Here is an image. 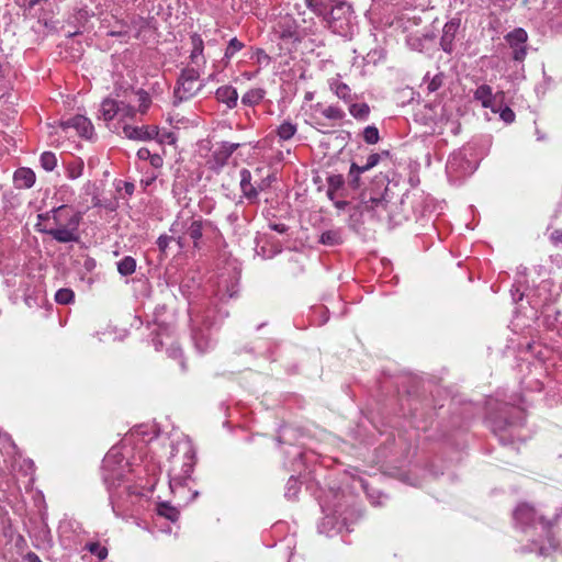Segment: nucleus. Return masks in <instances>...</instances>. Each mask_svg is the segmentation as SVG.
Segmentation results:
<instances>
[{
    "label": "nucleus",
    "instance_id": "obj_40",
    "mask_svg": "<svg viewBox=\"0 0 562 562\" xmlns=\"http://www.w3.org/2000/svg\"><path fill=\"white\" fill-rule=\"evenodd\" d=\"M75 299V293L72 290L68 289V288H63V289H59L56 294H55V301L58 303V304H69L74 301Z\"/></svg>",
    "mask_w": 562,
    "mask_h": 562
},
{
    "label": "nucleus",
    "instance_id": "obj_1",
    "mask_svg": "<svg viewBox=\"0 0 562 562\" xmlns=\"http://www.w3.org/2000/svg\"><path fill=\"white\" fill-rule=\"evenodd\" d=\"M50 213H53L52 226L41 227V224H35L36 231L49 235L61 244L79 241V226L83 213L71 212L66 204L53 207Z\"/></svg>",
    "mask_w": 562,
    "mask_h": 562
},
{
    "label": "nucleus",
    "instance_id": "obj_60",
    "mask_svg": "<svg viewBox=\"0 0 562 562\" xmlns=\"http://www.w3.org/2000/svg\"><path fill=\"white\" fill-rule=\"evenodd\" d=\"M124 190H125L126 194L132 195L134 193V190H135L134 183H132V182H124Z\"/></svg>",
    "mask_w": 562,
    "mask_h": 562
},
{
    "label": "nucleus",
    "instance_id": "obj_33",
    "mask_svg": "<svg viewBox=\"0 0 562 562\" xmlns=\"http://www.w3.org/2000/svg\"><path fill=\"white\" fill-rule=\"evenodd\" d=\"M136 260L132 256H125L117 262V271L121 276L127 277L135 272Z\"/></svg>",
    "mask_w": 562,
    "mask_h": 562
},
{
    "label": "nucleus",
    "instance_id": "obj_54",
    "mask_svg": "<svg viewBox=\"0 0 562 562\" xmlns=\"http://www.w3.org/2000/svg\"><path fill=\"white\" fill-rule=\"evenodd\" d=\"M148 160L150 166L155 169H159L162 167L164 159L159 154H153Z\"/></svg>",
    "mask_w": 562,
    "mask_h": 562
},
{
    "label": "nucleus",
    "instance_id": "obj_47",
    "mask_svg": "<svg viewBox=\"0 0 562 562\" xmlns=\"http://www.w3.org/2000/svg\"><path fill=\"white\" fill-rule=\"evenodd\" d=\"M155 139H157L160 144L167 143L171 145L176 143L177 137L172 132L164 131L160 133V131L158 130V136H156Z\"/></svg>",
    "mask_w": 562,
    "mask_h": 562
},
{
    "label": "nucleus",
    "instance_id": "obj_50",
    "mask_svg": "<svg viewBox=\"0 0 562 562\" xmlns=\"http://www.w3.org/2000/svg\"><path fill=\"white\" fill-rule=\"evenodd\" d=\"M111 504H112L113 512L115 513L116 516H120L121 512L126 510L128 508V506H127L125 501H123V502L117 501L116 502L114 499V495L113 494H111Z\"/></svg>",
    "mask_w": 562,
    "mask_h": 562
},
{
    "label": "nucleus",
    "instance_id": "obj_5",
    "mask_svg": "<svg viewBox=\"0 0 562 562\" xmlns=\"http://www.w3.org/2000/svg\"><path fill=\"white\" fill-rule=\"evenodd\" d=\"M328 27L336 34L348 36L353 29V11L345 1H338L331 5L330 11L324 15Z\"/></svg>",
    "mask_w": 562,
    "mask_h": 562
},
{
    "label": "nucleus",
    "instance_id": "obj_18",
    "mask_svg": "<svg viewBox=\"0 0 562 562\" xmlns=\"http://www.w3.org/2000/svg\"><path fill=\"white\" fill-rule=\"evenodd\" d=\"M460 27L459 19H451L443 25L440 46L443 52L451 53L454 46V40Z\"/></svg>",
    "mask_w": 562,
    "mask_h": 562
},
{
    "label": "nucleus",
    "instance_id": "obj_49",
    "mask_svg": "<svg viewBox=\"0 0 562 562\" xmlns=\"http://www.w3.org/2000/svg\"><path fill=\"white\" fill-rule=\"evenodd\" d=\"M380 159H381L380 154H376V153L371 154L368 157L366 165L361 166V170H364V171L370 170L371 168L375 167L379 164Z\"/></svg>",
    "mask_w": 562,
    "mask_h": 562
},
{
    "label": "nucleus",
    "instance_id": "obj_14",
    "mask_svg": "<svg viewBox=\"0 0 562 562\" xmlns=\"http://www.w3.org/2000/svg\"><path fill=\"white\" fill-rule=\"evenodd\" d=\"M239 146L240 144L238 143L229 142H222L217 144L216 147L213 149L211 158L209 160L211 169H222L228 162V159L231 158L233 153L239 148Z\"/></svg>",
    "mask_w": 562,
    "mask_h": 562
},
{
    "label": "nucleus",
    "instance_id": "obj_38",
    "mask_svg": "<svg viewBox=\"0 0 562 562\" xmlns=\"http://www.w3.org/2000/svg\"><path fill=\"white\" fill-rule=\"evenodd\" d=\"M85 548L99 560H104L108 557L106 547L100 544L99 542H88Z\"/></svg>",
    "mask_w": 562,
    "mask_h": 562
},
{
    "label": "nucleus",
    "instance_id": "obj_23",
    "mask_svg": "<svg viewBox=\"0 0 562 562\" xmlns=\"http://www.w3.org/2000/svg\"><path fill=\"white\" fill-rule=\"evenodd\" d=\"M215 95L220 102L225 103L229 109H233L237 105L238 93L232 86L220 87L216 90Z\"/></svg>",
    "mask_w": 562,
    "mask_h": 562
},
{
    "label": "nucleus",
    "instance_id": "obj_8",
    "mask_svg": "<svg viewBox=\"0 0 562 562\" xmlns=\"http://www.w3.org/2000/svg\"><path fill=\"white\" fill-rule=\"evenodd\" d=\"M116 99L106 98L100 106L101 117L105 122L112 121L116 115L121 117H134L136 110L124 99V90L115 89Z\"/></svg>",
    "mask_w": 562,
    "mask_h": 562
},
{
    "label": "nucleus",
    "instance_id": "obj_16",
    "mask_svg": "<svg viewBox=\"0 0 562 562\" xmlns=\"http://www.w3.org/2000/svg\"><path fill=\"white\" fill-rule=\"evenodd\" d=\"M60 127L65 131L74 128L77 134L85 138H91L94 132L91 121L83 115H76L60 122Z\"/></svg>",
    "mask_w": 562,
    "mask_h": 562
},
{
    "label": "nucleus",
    "instance_id": "obj_56",
    "mask_svg": "<svg viewBox=\"0 0 562 562\" xmlns=\"http://www.w3.org/2000/svg\"><path fill=\"white\" fill-rule=\"evenodd\" d=\"M136 155L140 160H148L153 154L148 148L142 147L137 150Z\"/></svg>",
    "mask_w": 562,
    "mask_h": 562
},
{
    "label": "nucleus",
    "instance_id": "obj_55",
    "mask_svg": "<svg viewBox=\"0 0 562 562\" xmlns=\"http://www.w3.org/2000/svg\"><path fill=\"white\" fill-rule=\"evenodd\" d=\"M52 218H53V213H50V210L45 212V213H41L37 215V223L36 224H41L42 223H48V224H52Z\"/></svg>",
    "mask_w": 562,
    "mask_h": 562
},
{
    "label": "nucleus",
    "instance_id": "obj_29",
    "mask_svg": "<svg viewBox=\"0 0 562 562\" xmlns=\"http://www.w3.org/2000/svg\"><path fill=\"white\" fill-rule=\"evenodd\" d=\"M265 94L266 91L262 88L250 89L241 97V103L248 106L257 105L262 101Z\"/></svg>",
    "mask_w": 562,
    "mask_h": 562
},
{
    "label": "nucleus",
    "instance_id": "obj_15",
    "mask_svg": "<svg viewBox=\"0 0 562 562\" xmlns=\"http://www.w3.org/2000/svg\"><path fill=\"white\" fill-rule=\"evenodd\" d=\"M474 99L480 101L483 108L496 113L499 110L498 102L504 99V93H493L488 85H481L474 91Z\"/></svg>",
    "mask_w": 562,
    "mask_h": 562
},
{
    "label": "nucleus",
    "instance_id": "obj_61",
    "mask_svg": "<svg viewBox=\"0 0 562 562\" xmlns=\"http://www.w3.org/2000/svg\"><path fill=\"white\" fill-rule=\"evenodd\" d=\"M239 218L238 214L236 212H233L231 214L227 215V221L232 224H234L235 222H237Z\"/></svg>",
    "mask_w": 562,
    "mask_h": 562
},
{
    "label": "nucleus",
    "instance_id": "obj_13",
    "mask_svg": "<svg viewBox=\"0 0 562 562\" xmlns=\"http://www.w3.org/2000/svg\"><path fill=\"white\" fill-rule=\"evenodd\" d=\"M476 169V162L468 158L464 150L454 151L448 159L447 171L456 177L471 175Z\"/></svg>",
    "mask_w": 562,
    "mask_h": 562
},
{
    "label": "nucleus",
    "instance_id": "obj_3",
    "mask_svg": "<svg viewBox=\"0 0 562 562\" xmlns=\"http://www.w3.org/2000/svg\"><path fill=\"white\" fill-rule=\"evenodd\" d=\"M215 229L216 227L211 221L204 220L200 215L190 214L186 216L184 211L178 215L170 227V231L175 234L182 233V236H178L176 239L180 248L186 246V238L188 237L192 240L194 249H201L203 236Z\"/></svg>",
    "mask_w": 562,
    "mask_h": 562
},
{
    "label": "nucleus",
    "instance_id": "obj_4",
    "mask_svg": "<svg viewBox=\"0 0 562 562\" xmlns=\"http://www.w3.org/2000/svg\"><path fill=\"white\" fill-rule=\"evenodd\" d=\"M192 340L199 352H205L212 347L210 329L216 324L211 308L204 312H196L191 316Z\"/></svg>",
    "mask_w": 562,
    "mask_h": 562
},
{
    "label": "nucleus",
    "instance_id": "obj_46",
    "mask_svg": "<svg viewBox=\"0 0 562 562\" xmlns=\"http://www.w3.org/2000/svg\"><path fill=\"white\" fill-rule=\"evenodd\" d=\"M328 188L331 191H338L342 188L345 179L341 175H331L327 178Z\"/></svg>",
    "mask_w": 562,
    "mask_h": 562
},
{
    "label": "nucleus",
    "instance_id": "obj_17",
    "mask_svg": "<svg viewBox=\"0 0 562 562\" xmlns=\"http://www.w3.org/2000/svg\"><path fill=\"white\" fill-rule=\"evenodd\" d=\"M124 135L130 139L135 140H151L158 136V126L156 125H143L132 126L125 125L123 127Z\"/></svg>",
    "mask_w": 562,
    "mask_h": 562
},
{
    "label": "nucleus",
    "instance_id": "obj_22",
    "mask_svg": "<svg viewBox=\"0 0 562 562\" xmlns=\"http://www.w3.org/2000/svg\"><path fill=\"white\" fill-rule=\"evenodd\" d=\"M330 90L345 103H351L357 99V95L351 92L348 85L339 79H331L329 82Z\"/></svg>",
    "mask_w": 562,
    "mask_h": 562
},
{
    "label": "nucleus",
    "instance_id": "obj_62",
    "mask_svg": "<svg viewBox=\"0 0 562 562\" xmlns=\"http://www.w3.org/2000/svg\"><path fill=\"white\" fill-rule=\"evenodd\" d=\"M157 176L156 175H153L151 177H149L148 179L146 180H142V183L147 187L149 184H151L155 180H156Z\"/></svg>",
    "mask_w": 562,
    "mask_h": 562
},
{
    "label": "nucleus",
    "instance_id": "obj_21",
    "mask_svg": "<svg viewBox=\"0 0 562 562\" xmlns=\"http://www.w3.org/2000/svg\"><path fill=\"white\" fill-rule=\"evenodd\" d=\"M36 180L35 172L30 168H19L13 175V181L18 189H30Z\"/></svg>",
    "mask_w": 562,
    "mask_h": 562
},
{
    "label": "nucleus",
    "instance_id": "obj_19",
    "mask_svg": "<svg viewBox=\"0 0 562 562\" xmlns=\"http://www.w3.org/2000/svg\"><path fill=\"white\" fill-rule=\"evenodd\" d=\"M240 176V191L243 196L249 202V203H257L258 202V189L257 184H254L252 181V175L250 170L243 168L239 171Z\"/></svg>",
    "mask_w": 562,
    "mask_h": 562
},
{
    "label": "nucleus",
    "instance_id": "obj_63",
    "mask_svg": "<svg viewBox=\"0 0 562 562\" xmlns=\"http://www.w3.org/2000/svg\"><path fill=\"white\" fill-rule=\"evenodd\" d=\"M346 205H347V202H346V201H336V202H335V206H336L337 209H339V210L345 209V207H346Z\"/></svg>",
    "mask_w": 562,
    "mask_h": 562
},
{
    "label": "nucleus",
    "instance_id": "obj_31",
    "mask_svg": "<svg viewBox=\"0 0 562 562\" xmlns=\"http://www.w3.org/2000/svg\"><path fill=\"white\" fill-rule=\"evenodd\" d=\"M319 243L326 246H336L342 243L340 229H329L323 232L319 236Z\"/></svg>",
    "mask_w": 562,
    "mask_h": 562
},
{
    "label": "nucleus",
    "instance_id": "obj_24",
    "mask_svg": "<svg viewBox=\"0 0 562 562\" xmlns=\"http://www.w3.org/2000/svg\"><path fill=\"white\" fill-rule=\"evenodd\" d=\"M131 94H135L138 99L139 105H138L137 111L140 112L142 114H145L151 103V99H150L148 92L143 89H138L136 91H134L133 89H130V88L124 89V99H126V101L128 100Z\"/></svg>",
    "mask_w": 562,
    "mask_h": 562
},
{
    "label": "nucleus",
    "instance_id": "obj_39",
    "mask_svg": "<svg viewBox=\"0 0 562 562\" xmlns=\"http://www.w3.org/2000/svg\"><path fill=\"white\" fill-rule=\"evenodd\" d=\"M55 196L59 202L68 203L74 199L75 190L70 186L64 184L57 190Z\"/></svg>",
    "mask_w": 562,
    "mask_h": 562
},
{
    "label": "nucleus",
    "instance_id": "obj_36",
    "mask_svg": "<svg viewBox=\"0 0 562 562\" xmlns=\"http://www.w3.org/2000/svg\"><path fill=\"white\" fill-rule=\"evenodd\" d=\"M364 172V170H361V167L358 166L356 162H352L350 166V170L348 173V183L352 189H359L361 186V179L360 175Z\"/></svg>",
    "mask_w": 562,
    "mask_h": 562
},
{
    "label": "nucleus",
    "instance_id": "obj_51",
    "mask_svg": "<svg viewBox=\"0 0 562 562\" xmlns=\"http://www.w3.org/2000/svg\"><path fill=\"white\" fill-rule=\"evenodd\" d=\"M175 238L172 236H167V235H160L157 239V246H158V249L161 251V252H166L170 241H172Z\"/></svg>",
    "mask_w": 562,
    "mask_h": 562
},
{
    "label": "nucleus",
    "instance_id": "obj_12",
    "mask_svg": "<svg viewBox=\"0 0 562 562\" xmlns=\"http://www.w3.org/2000/svg\"><path fill=\"white\" fill-rule=\"evenodd\" d=\"M238 281L239 277L236 271L221 273L216 281V297L222 302L233 299L238 293Z\"/></svg>",
    "mask_w": 562,
    "mask_h": 562
},
{
    "label": "nucleus",
    "instance_id": "obj_9",
    "mask_svg": "<svg viewBox=\"0 0 562 562\" xmlns=\"http://www.w3.org/2000/svg\"><path fill=\"white\" fill-rule=\"evenodd\" d=\"M124 457L119 449L112 448L102 461L103 480L110 488L115 485V481H123L125 468Z\"/></svg>",
    "mask_w": 562,
    "mask_h": 562
},
{
    "label": "nucleus",
    "instance_id": "obj_58",
    "mask_svg": "<svg viewBox=\"0 0 562 562\" xmlns=\"http://www.w3.org/2000/svg\"><path fill=\"white\" fill-rule=\"evenodd\" d=\"M269 227L272 231H276V232H278L280 234H284L288 231V226L285 224H282V223L269 224Z\"/></svg>",
    "mask_w": 562,
    "mask_h": 562
},
{
    "label": "nucleus",
    "instance_id": "obj_45",
    "mask_svg": "<svg viewBox=\"0 0 562 562\" xmlns=\"http://www.w3.org/2000/svg\"><path fill=\"white\" fill-rule=\"evenodd\" d=\"M503 101L504 99L498 102L499 110L497 112H499V116L505 123L510 124L515 121L516 115L509 106H503Z\"/></svg>",
    "mask_w": 562,
    "mask_h": 562
},
{
    "label": "nucleus",
    "instance_id": "obj_28",
    "mask_svg": "<svg viewBox=\"0 0 562 562\" xmlns=\"http://www.w3.org/2000/svg\"><path fill=\"white\" fill-rule=\"evenodd\" d=\"M349 105V113L352 117H355L358 121H367L370 115V106L362 102V103H356L352 101L351 103H348Z\"/></svg>",
    "mask_w": 562,
    "mask_h": 562
},
{
    "label": "nucleus",
    "instance_id": "obj_35",
    "mask_svg": "<svg viewBox=\"0 0 562 562\" xmlns=\"http://www.w3.org/2000/svg\"><path fill=\"white\" fill-rule=\"evenodd\" d=\"M245 47V44L240 42L237 37H233L229 40L227 47L225 49L224 58L225 66L228 64L229 59L234 57V55L241 50Z\"/></svg>",
    "mask_w": 562,
    "mask_h": 562
},
{
    "label": "nucleus",
    "instance_id": "obj_7",
    "mask_svg": "<svg viewBox=\"0 0 562 562\" xmlns=\"http://www.w3.org/2000/svg\"><path fill=\"white\" fill-rule=\"evenodd\" d=\"M200 75V69L194 67L182 69L173 90L176 105L193 98L204 87V83L199 80Z\"/></svg>",
    "mask_w": 562,
    "mask_h": 562
},
{
    "label": "nucleus",
    "instance_id": "obj_27",
    "mask_svg": "<svg viewBox=\"0 0 562 562\" xmlns=\"http://www.w3.org/2000/svg\"><path fill=\"white\" fill-rule=\"evenodd\" d=\"M316 109H319L321 114L329 121H341L346 116L344 110L337 105L322 106L321 103H317Z\"/></svg>",
    "mask_w": 562,
    "mask_h": 562
},
{
    "label": "nucleus",
    "instance_id": "obj_2",
    "mask_svg": "<svg viewBox=\"0 0 562 562\" xmlns=\"http://www.w3.org/2000/svg\"><path fill=\"white\" fill-rule=\"evenodd\" d=\"M169 485L172 492L182 488L193 471L195 451L189 440H181L172 445L170 452Z\"/></svg>",
    "mask_w": 562,
    "mask_h": 562
},
{
    "label": "nucleus",
    "instance_id": "obj_11",
    "mask_svg": "<svg viewBox=\"0 0 562 562\" xmlns=\"http://www.w3.org/2000/svg\"><path fill=\"white\" fill-rule=\"evenodd\" d=\"M273 32L285 44L296 43L301 38L296 20L289 14L282 15L277 20Z\"/></svg>",
    "mask_w": 562,
    "mask_h": 562
},
{
    "label": "nucleus",
    "instance_id": "obj_59",
    "mask_svg": "<svg viewBox=\"0 0 562 562\" xmlns=\"http://www.w3.org/2000/svg\"><path fill=\"white\" fill-rule=\"evenodd\" d=\"M24 561L25 562H42V560L40 559V557L34 553V552H27L25 555H24Z\"/></svg>",
    "mask_w": 562,
    "mask_h": 562
},
{
    "label": "nucleus",
    "instance_id": "obj_53",
    "mask_svg": "<svg viewBox=\"0 0 562 562\" xmlns=\"http://www.w3.org/2000/svg\"><path fill=\"white\" fill-rule=\"evenodd\" d=\"M273 180H274V177L269 175L268 177L261 179L260 182L256 183L257 184V189H258V193L260 191H263V190L268 189Z\"/></svg>",
    "mask_w": 562,
    "mask_h": 562
},
{
    "label": "nucleus",
    "instance_id": "obj_64",
    "mask_svg": "<svg viewBox=\"0 0 562 562\" xmlns=\"http://www.w3.org/2000/svg\"><path fill=\"white\" fill-rule=\"evenodd\" d=\"M336 192L337 191H331V189H327V196L329 200L334 201L335 200V196H336Z\"/></svg>",
    "mask_w": 562,
    "mask_h": 562
},
{
    "label": "nucleus",
    "instance_id": "obj_44",
    "mask_svg": "<svg viewBox=\"0 0 562 562\" xmlns=\"http://www.w3.org/2000/svg\"><path fill=\"white\" fill-rule=\"evenodd\" d=\"M250 58L254 59L259 66H268L271 61L270 56L261 48L254 49Z\"/></svg>",
    "mask_w": 562,
    "mask_h": 562
},
{
    "label": "nucleus",
    "instance_id": "obj_52",
    "mask_svg": "<svg viewBox=\"0 0 562 562\" xmlns=\"http://www.w3.org/2000/svg\"><path fill=\"white\" fill-rule=\"evenodd\" d=\"M122 493L126 494V496L128 498H131L132 504L134 503L133 498H137L142 495V493L139 491H137L136 488H134L130 485H124L122 488Z\"/></svg>",
    "mask_w": 562,
    "mask_h": 562
},
{
    "label": "nucleus",
    "instance_id": "obj_25",
    "mask_svg": "<svg viewBox=\"0 0 562 562\" xmlns=\"http://www.w3.org/2000/svg\"><path fill=\"white\" fill-rule=\"evenodd\" d=\"M387 201L383 198H370L362 203V211L372 213L373 215H381L386 210Z\"/></svg>",
    "mask_w": 562,
    "mask_h": 562
},
{
    "label": "nucleus",
    "instance_id": "obj_10",
    "mask_svg": "<svg viewBox=\"0 0 562 562\" xmlns=\"http://www.w3.org/2000/svg\"><path fill=\"white\" fill-rule=\"evenodd\" d=\"M512 53L510 56L515 61H524L528 52V34L522 27H516L505 35Z\"/></svg>",
    "mask_w": 562,
    "mask_h": 562
},
{
    "label": "nucleus",
    "instance_id": "obj_32",
    "mask_svg": "<svg viewBox=\"0 0 562 562\" xmlns=\"http://www.w3.org/2000/svg\"><path fill=\"white\" fill-rule=\"evenodd\" d=\"M516 413L519 415V422H516V420H508V419H505V420H495L494 422V425H493V430L495 434H497L499 436V440L505 445L506 443V440L505 438L501 435L502 431H504L507 427H512V426H515L517 424H520L522 422V412L519 411V409H516Z\"/></svg>",
    "mask_w": 562,
    "mask_h": 562
},
{
    "label": "nucleus",
    "instance_id": "obj_41",
    "mask_svg": "<svg viewBox=\"0 0 562 562\" xmlns=\"http://www.w3.org/2000/svg\"><path fill=\"white\" fill-rule=\"evenodd\" d=\"M363 139L367 144H376L380 140L379 130L374 125L367 126L363 130Z\"/></svg>",
    "mask_w": 562,
    "mask_h": 562
},
{
    "label": "nucleus",
    "instance_id": "obj_6",
    "mask_svg": "<svg viewBox=\"0 0 562 562\" xmlns=\"http://www.w3.org/2000/svg\"><path fill=\"white\" fill-rule=\"evenodd\" d=\"M514 519L522 526L535 525L536 521H538L542 530L546 531L547 533L550 532V529L552 527L551 521L544 520L543 517L537 518L536 510L528 504H520L516 507L514 512ZM548 548L544 546L539 547L540 555H547L549 549H555L558 547V541L551 535H548Z\"/></svg>",
    "mask_w": 562,
    "mask_h": 562
},
{
    "label": "nucleus",
    "instance_id": "obj_37",
    "mask_svg": "<svg viewBox=\"0 0 562 562\" xmlns=\"http://www.w3.org/2000/svg\"><path fill=\"white\" fill-rule=\"evenodd\" d=\"M40 162L45 171H53L57 166V157L52 151H44L40 157Z\"/></svg>",
    "mask_w": 562,
    "mask_h": 562
},
{
    "label": "nucleus",
    "instance_id": "obj_48",
    "mask_svg": "<svg viewBox=\"0 0 562 562\" xmlns=\"http://www.w3.org/2000/svg\"><path fill=\"white\" fill-rule=\"evenodd\" d=\"M442 86V75L434 76L427 85L428 92H435Z\"/></svg>",
    "mask_w": 562,
    "mask_h": 562
},
{
    "label": "nucleus",
    "instance_id": "obj_30",
    "mask_svg": "<svg viewBox=\"0 0 562 562\" xmlns=\"http://www.w3.org/2000/svg\"><path fill=\"white\" fill-rule=\"evenodd\" d=\"M85 164L81 158H72L66 165V176L67 178L75 180L81 177L83 172Z\"/></svg>",
    "mask_w": 562,
    "mask_h": 562
},
{
    "label": "nucleus",
    "instance_id": "obj_34",
    "mask_svg": "<svg viewBox=\"0 0 562 562\" xmlns=\"http://www.w3.org/2000/svg\"><path fill=\"white\" fill-rule=\"evenodd\" d=\"M307 5L318 15H326L334 0H306Z\"/></svg>",
    "mask_w": 562,
    "mask_h": 562
},
{
    "label": "nucleus",
    "instance_id": "obj_26",
    "mask_svg": "<svg viewBox=\"0 0 562 562\" xmlns=\"http://www.w3.org/2000/svg\"><path fill=\"white\" fill-rule=\"evenodd\" d=\"M297 132V125L291 121H283L276 130V134L280 142L291 139Z\"/></svg>",
    "mask_w": 562,
    "mask_h": 562
},
{
    "label": "nucleus",
    "instance_id": "obj_42",
    "mask_svg": "<svg viewBox=\"0 0 562 562\" xmlns=\"http://www.w3.org/2000/svg\"><path fill=\"white\" fill-rule=\"evenodd\" d=\"M158 514L171 521H177L179 518V512L175 507L169 506L168 504L165 503L160 504L158 508Z\"/></svg>",
    "mask_w": 562,
    "mask_h": 562
},
{
    "label": "nucleus",
    "instance_id": "obj_20",
    "mask_svg": "<svg viewBox=\"0 0 562 562\" xmlns=\"http://www.w3.org/2000/svg\"><path fill=\"white\" fill-rule=\"evenodd\" d=\"M191 44H192V50L190 54L191 63L195 66V69H202L204 68L206 64V59L203 55L204 50V43L202 37L194 33L191 35Z\"/></svg>",
    "mask_w": 562,
    "mask_h": 562
},
{
    "label": "nucleus",
    "instance_id": "obj_43",
    "mask_svg": "<svg viewBox=\"0 0 562 562\" xmlns=\"http://www.w3.org/2000/svg\"><path fill=\"white\" fill-rule=\"evenodd\" d=\"M300 492V483L297 479L291 476L286 483L285 487V497L289 499L295 498L297 493Z\"/></svg>",
    "mask_w": 562,
    "mask_h": 562
},
{
    "label": "nucleus",
    "instance_id": "obj_57",
    "mask_svg": "<svg viewBox=\"0 0 562 562\" xmlns=\"http://www.w3.org/2000/svg\"><path fill=\"white\" fill-rule=\"evenodd\" d=\"M550 239L555 245L562 244V229H555L552 232Z\"/></svg>",
    "mask_w": 562,
    "mask_h": 562
}]
</instances>
